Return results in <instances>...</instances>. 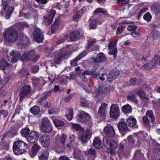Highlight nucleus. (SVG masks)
<instances>
[{"label":"nucleus","mask_w":160,"mask_h":160,"mask_svg":"<svg viewBox=\"0 0 160 160\" xmlns=\"http://www.w3.org/2000/svg\"><path fill=\"white\" fill-rule=\"evenodd\" d=\"M3 34L4 41L6 42L13 43L17 40V45L21 48H25L30 44V40L24 33H21L18 37L17 32L14 29L5 31Z\"/></svg>","instance_id":"f257e3e1"},{"label":"nucleus","mask_w":160,"mask_h":160,"mask_svg":"<svg viewBox=\"0 0 160 160\" xmlns=\"http://www.w3.org/2000/svg\"><path fill=\"white\" fill-rule=\"evenodd\" d=\"M28 147V144L24 142L22 140H17L14 142L12 149L14 153L18 155L27 152Z\"/></svg>","instance_id":"f03ea898"},{"label":"nucleus","mask_w":160,"mask_h":160,"mask_svg":"<svg viewBox=\"0 0 160 160\" xmlns=\"http://www.w3.org/2000/svg\"><path fill=\"white\" fill-rule=\"evenodd\" d=\"M67 138V135L62 134L61 136L57 135L55 138L54 145L57 150H59V152H63L66 150L65 142Z\"/></svg>","instance_id":"7ed1b4c3"},{"label":"nucleus","mask_w":160,"mask_h":160,"mask_svg":"<svg viewBox=\"0 0 160 160\" xmlns=\"http://www.w3.org/2000/svg\"><path fill=\"white\" fill-rule=\"evenodd\" d=\"M58 53L57 57L54 59V61L56 64H60L69 57L70 52L66 48H62L58 51Z\"/></svg>","instance_id":"20e7f679"},{"label":"nucleus","mask_w":160,"mask_h":160,"mask_svg":"<svg viewBox=\"0 0 160 160\" xmlns=\"http://www.w3.org/2000/svg\"><path fill=\"white\" fill-rule=\"evenodd\" d=\"M40 129L43 133H49L52 131L53 126L48 118H44L41 121Z\"/></svg>","instance_id":"39448f33"},{"label":"nucleus","mask_w":160,"mask_h":160,"mask_svg":"<svg viewBox=\"0 0 160 160\" xmlns=\"http://www.w3.org/2000/svg\"><path fill=\"white\" fill-rule=\"evenodd\" d=\"M76 118L78 122H80L87 124L89 122L91 116L89 114L85 113L83 111L80 110L79 113L77 114Z\"/></svg>","instance_id":"423d86ee"},{"label":"nucleus","mask_w":160,"mask_h":160,"mask_svg":"<svg viewBox=\"0 0 160 160\" xmlns=\"http://www.w3.org/2000/svg\"><path fill=\"white\" fill-rule=\"evenodd\" d=\"M31 87L25 85L22 86L19 93V101L22 102L23 99L28 97L31 91Z\"/></svg>","instance_id":"0eeeda50"},{"label":"nucleus","mask_w":160,"mask_h":160,"mask_svg":"<svg viewBox=\"0 0 160 160\" xmlns=\"http://www.w3.org/2000/svg\"><path fill=\"white\" fill-rule=\"evenodd\" d=\"M111 117L113 119H117L119 116L120 112L118 106L116 104H112L109 112Z\"/></svg>","instance_id":"6e6552de"},{"label":"nucleus","mask_w":160,"mask_h":160,"mask_svg":"<svg viewBox=\"0 0 160 160\" xmlns=\"http://www.w3.org/2000/svg\"><path fill=\"white\" fill-rule=\"evenodd\" d=\"M92 135L91 131L89 129H87L83 134H80L78 136V139L82 142V144H85L88 140L90 139Z\"/></svg>","instance_id":"1a4fd4ad"},{"label":"nucleus","mask_w":160,"mask_h":160,"mask_svg":"<svg viewBox=\"0 0 160 160\" xmlns=\"http://www.w3.org/2000/svg\"><path fill=\"white\" fill-rule=\"evenodd\" d=\"M39 141L40 144L44 148H47L50 145V136L47 134H44L41 136L40 137Z\"/></svg>","instance_id":"9d476101"},{"label":"nucleus","mask_w":160,"mask_h":160,"mask_svg":"<svg viewBox=\"0 0 160 160\" xmlns=\"http://www.w3.org/2000/svg\"><path fill=\"white\" fill-rule=\"evenodd\" d=\"M108 91V88L101 86H99L94 91L95 97L98 98L101 96L102 97L106 96Z\"/></svg>","instance_id":"9b49d317"},{"label":"nucleus","mask_w":160,"mask_h":160,"mask_svg":"<svg viewBox=\"0 0 160 160\" xmlns=\"http://www.w3.org/2000/svg\"><path fill=\"white\" fill-rule=\"evenodd\" d=\"M103 141L104 145L107 147L108 146L109 148L111 149H116L118 147V143L115 140L109 139L108 138L103 137Z\"/></svg>","instance_id":"f8f14e48"},{"label":"nucleus","mask_w":160,"mask_h":160,"mask_svg":"<svg viewBox=\"0 0 160 160\" xmlns=\"http://www.w3.org/2000/svg\"><path fill=\"white\" fill-rule=\"evenodd\" d=\"M107 106L106 103L103 102L101 104L98 112V118L102 120L105 119Z\"/></svg>","instance_id":"ddd939ff"},{"label":"nucleus","mask_w":160,"mask_h":160,"mask_svg":"<svg viewBox=\"0 0 160 160\" xmlns=\"http://www.w3.org/2000/svg\"><path fill=\"white\" fill-rule=\"evenodd\" d=\"M83 35L82 32L79 30H75L70 34L69 39L71 41H75L79 40Z\"/></svg>","instance_id":"4468645a"},{"label":"nucleus","mask_w":160,"mask_h":160,"mask_svg":"<svg viewBox=\"0 0 160 160\" xmlns=\"http://www.w3.org/2000/svg\"><path fill=\"white\" fill-rule=\"evenodd\" d=\"M43 34L40 28H36L33 32V38L36 42L40 43L42 42L43 41Z\"/></svg>","instance_id":"2eb2a0df"},{"label":"nucleus","mask_w":160,"mask_h":160,"mask_svg":"<svg viewBox=\"0 0 160 160\" xmlns=\"http://www.w3.org/2000/svg\"><path fill=\"white\" fill-rule=\"evenodd\" d=\"M36 54V52L35 50L26 51L22 54V57H21L22 60V61H31Z\"/></svg>","instance_id":"dca6fc26"},{"label":"nucleus","mask_w":160,"mask_h":160,"mask_svg":"<svg viewBox=\"0 0 160 160\" xmlns=\"http://www.w3.org/2000/svg\"><path fill=\"white\" fill-rule=\"evenodd\" d=\"M39 136V132L36 131H32L27 138V140L30 143H34L38 139Z\"/></svg>","instance_id":"f3484780"},{"label":"nucleus","mask_w":160,"mask_h":160,"mask_svg":"<svg viewBox=\"0 0 160 160\" xmlns=\"http://www.w3.org/2000/svg\"><path fill=\"white\" fill-rule=\"evenodd\" d=\"M21 57V53L20 52H14L12 51L10 56L8 57L9 61L12 63H14L18 61V59Z\"/></svg>","instance_id":"a211bd4d"},{"label":"nucleus","mask_w":160,"mask_h":160,"mask_svg":"<svg viewBox=\"0 0 160 160\" xmlns=\"http://www.w3.org/2000/svg\"><path fill=\"white\" fill-rule=\"evenodd\" d=\"M120 132L122 134H124L129 131L127 124L124 122H119L117 125Z\"/></svg>","instance_id":"6ab92c4d"},{"label":"nucleus","mask_w":160,"mask_h":160,"mask_svg":"<svg viewBox=\"0 0 160 160\" xmlns=\"http://www.w3.org/2000/svg\"><path fill=\"white\" fill-rule=\"evenodd\" d=\"M104 131L106 135L108 137L113 138L115 135L114 129L112 126H106L104 128Z\"/></svg>","instance_id":"aec40b11"},{"label":"nucleus","mask_w":160,"mask_h":160,"mask_svg":"<svg viewBox=\"0 0 160 160\" xmlns=\"http://www.w3.org/2000/svg\"><path fill=\"white\" fill-rule=\"evenodd\" d=\"M119 71L117 69H112L109 72L107 76V80L109 79H112V80H115L116 78L120 74Z\"/></svg>","instance_id":"412c9836"},{"label":"nucleus","mask_w":160,"mask_h":160,"mask_svg":"<svg viewBox=\"0 0 160 160\" xmlns=\"http://www.w3.org/2000/svg\"><path fill=\"white\" fill-rule=\"evenodd\" d=\"M15 26L17 30L19 32L22 31L24 28L29 27V24L25 21L16 23Z\"/></svg>","instance_id":"4be33fe9"},{"label":"nucleus","mask_w":160,"mask_h":160,"mask_svg":"<svg viewBox=\"0 0 160 160\" xmlns=\"http://www.w3.org/2000/svg\"><path fill=\"white\" fill-rule=\"evenodd\" d=\"M102 140H103V139ZM92 145L96 148L100 149L102 147L104 144L103 141L102 142L98 137H96L94 138L93 140Z\"/></svg>","instance_id":"5701e85b"},{"label":"nucleus","mask_w":160,"mask_h":160,"mask_svg":"<svg viewBox=\"0 0 160 160\" xmlns=\"http://www.w3.org/2000/svg\"><path fill=\"white\" fill-rule=\"evenodd\" d=\"M86 54L87 53L86 52H82L78 56L70 61V64L74 66H77L78 64V61L85 56Z\"/></svg>","instance_id":"b1692460"},{"label":"nucleus","mask_w":160,"mask_h":160,"mask_svg":"<svg viewBox=\"0 0 160 160\" xmlns=\"http://www.w3.org/2000/svg\"><path fill=\"white\" fill-rule=\"evenodd\" d=\"M49 153L47 150L42 149L40 151L38 154L39 160H47L48 158Z\"/></svg>","instance_id":"393cba45"},{"label":"nucleus","mask_w":160,"mask_h":160,"mask_svg":"<svg viewBox=\"0 0 160 160\" xmlns=\"http://www.w3.org/2000/svg\"><path fill=\"white\" fill-rule=\"evenodd\" d=\"M107 58L104 54L102 52H99L96 57L93 58V61L95 63L102 62L105 61Z\"/></svg>","instance_id":"a878e982"},{"label":"nucleus","mask_w":160,"mask_h":160,"mask_svg":"<svg viewBox=\"0 0 160 160\" xmlns=\"http://www.w3.org/2000/svg\"><path fill=\"white\" fill-rule=\"evenodd\" d=\"M156 63V58H154L152 59V61L146 63L144 64L142 67V69H146L147 70H150L155 65Z\"/></svg>","instance_id":"bb28decb"},{"label":"nucleus","mask_w":160,"mask_h":160,"mask_svg":"<svg viewBox=\"0 0 160 160\" xmlns=\"http://www.w3.org/2000/svg\"><path fill=\"white\" fill-rule=\"evenodd\" d=\"M41 148V147L37 143L34 144L31 148V155L32 156H35Z\"/></svg>","instance_id":"cd10ccee"},{"label":"nucleus","mask_w":160,"mask_h":160,"mask_svg":"<svg viewBox=\"0 0 160 160\" xmlns=\"http://www.w3.org/2000/svg\"><path fill=\"white\" fill-rule=\"evenodd\" d=\"M90 22L89 24V28L90 29H95L97 28V26L98 23V19L95 18L94 19H89Z\"/></svg>","instance_id":"c85d7f7f"},{"label":"nucleus","mask_w":160,"mask_h":160,"mask_svg":"<svg viewBox=\"0 0 160 160\" xmlns=\"http://www.w3.org/2000/svg\"><path fill=\"white\" fill-rule=\"evenodd\" d=\"M52 93L51 90L45 92L43 94L44 96L38 99L37 102L39 103H41L43 101L45 100L48 98V96L51 95Z\"/></svg>","instance_id":"c756f323"},{"label":"nucleus","mask_w":160,"mask_h":160,"mask_svg":"<svg viewBox=\"0 0 160 160\" xmlns=\"http://www.w3.org/2000/svg\"><path fill=\"white\" fill-rule=\"evenodd\" d=\"M14 9L13 6L10 7L8 8L5 14L4 17L5 19H9L10 18Z\"/></svg>","instance_id":"7c9ffc66"},{"label":"nucleus","mask_w":160,"mask_h":160,"mask_svg":"<svg viewBox=\"0 0 160 160\" xmlns=\"http://www.w3.org/2000/svg\"><path fill=\"white\" fill-rule=\"evenodd\" d=\"M30 112L34 115L38 114L40 112L39 107L37 105H35L31 108L29 110Z\"/></svg>","instance_id":"2f4dec72"},{"label":"nucleus","mask_w":160,"mask_h":160,"mask_svg":"<svg viewBox=\"0 0 160 160\" xmlns=\"http://www.w3.org/2000/svg\"><path fill=\"white\" fill-rule=\"evenodd\" d=\"M9 64L4 59L0 60V69L4 70L8 69Z\"/></svg>","instance_id":"473e14b6"},{"label":"nucleus","mask_w":160,"mask_h":160,"mask_svg":"<svg viewBox=\"0 0 160 160\" xmlns=\"http://www.w3.org/2000/svg\"><path fill=\"white\" fill-rule=\"evenodd\" d=\"M66 112L68 113L66 114V117L68 120L70 121L72 120L73 117V109L71 108H69L67 109Z\"/></svg>","instance_id":"72a5a7b5"},{"label":"nucleus","mask_w":160,"mask_h":160,"mask_svg":"<svg viewBox=\"0 0 160 160\" xmlns=\"http://www.w3.org/2000/svg\"><path fill=\"white\" fill-rule=\"evenodd\" d=\"M152 9L156 14H158L160 12V4L159 3H155L152 6Z\"/></svg>","instance_id":"f704fd0d"},{"label":"nucleus","mask_w":160,"mask_h":160,"mask_svg":"<svg viewBox=\"0 0 160 160\" xmlns=\"http://www.w3.org/2000/svg\"><path fill=\"white\" fill-rule=\"evenodd\" d=\"M30 130L28 128H22L21 131V133L22 136L24 137L27 138L29 136Z\"/></svg>","instance_id":"c9c22d12"},{"label":"nucleus","mask_w":160,"mask_h":160,"mask_svg":"<svg viewBox=\"0 0 160 160\" xmlns=\"http://www.w3.org/2000/svg\"><path fill=\"white\" fill-rule=\"evenodd\" d=\"M80 105L83 107H87L89 105L88 100L84 98H82L80 99Z\"/></svg>","instance_id":"e433bc0d"},{"label":"nucleus","mask_w":160,"mask_h":160,"mask_svg":"<svg viewBox=\"0 0 160 160\" xmlns=\"http://www.w3.org/2000/svg\"><path fill=\"white\" fill-rule=\"evenodd\" d=\"M97 41L95 38H90L87 41V43L86 46V48L88 49L91 47Z\"/></svg>","instance_id":"4c0bfd02"},{"label":"nucleus","mask_w":160,"mask_h":160,"mask_svg":"<svg viewBox=\"0 0 160 160\" xmlns=\"http://www.w3.org/2000/svg\"><path fill=\"white\" fill-rule=\"evenodd\" d=\"M42 19V24L47 26L50 25L52 23V19L48 17L46 15L43 17Z\"/></svg>","instance_id":"58836bf2"},{"label":"nucleus","mask_w":160,"mask_h":160,"mask_svg":"<svg viewBox=\"0 0 160 160\" xmlns=\"http://www.w3.org/2000/svg\"><path fill=\"white\" fill-rule=\"evenodd\" d=\"M9 137L12 138L16 135L17 133V130L14 127H11L10 130L8 131Z\"/></svg>","instance_id":"ea45409f"},{"label":"nucleus","mask_w":160,"mask_h":160,"mask_svg":"<svg viewBox=\"0 0 160 160\" xmlns=\"http://www.w3.org/2000/svg\"><path fill=\"white\" fill-rule=\"evenodd\" d=\"M122 112L126 115L130 113V105L128 104L124 105L122 108Z\"/></svg>","instance_id":"a19ab883"},{"label":"nucleus","mask_w":160,"mask_h":160,"mask_svg":"<svg viewBox=\"0 0 160 160\" xmlns=\"http://www.w3.org/2000/svg\"><path fill=\"white\" fill-rule=\"evenodd\" d=\"M56 12L53 9H51L48 11L47 13L45 15L50 19L53 20L55 14Z\"/></svg>","instance_id":"79ce46f5"},{"label":"nucleus","mask_w":160,"mask_h":160,"mask_svg":"<svg viewBox=\"0 0 160 160\" xmlns=\"http://www.w3.org/2000/svg\"><path fill=\"white\" fill-rule=\"evenodd\" d=\"M146 116L149 118L150 122H152L155 120V118L153 112L151 110L148 111L146 113Z\"/></svg>","instance_id":"37998d69"},{"label":"nucleus","mask_w":160,"mask_h":160,"mask_svg":"<svg viewBox=\"0 0 160 160\" xmlns=\"http://www.w3.org/2000/svg\"><path fill=\"white\" fill-rule=\"evenodd\" d=\"M88 155L89 156L95 158L96 157V151L93 148H90L88 150Z\"/></svg>","instance_id":"c03bdc74"},{"label":"nucleus","mask_w":160,"mask_h":160,"mask_svg":"<svg viewBox=\"0 0 160 160\" xmlns=\"http://www.w3.org/2000/svg\"><path fill=\"white\" fill-rule=\"evenodd\" d=\"M53 122L56 127H59L63 126L64 122L62 120L55 119L53 121Z\"/></svg>","instance_id":"a18cd8bd"},{"label":"nucleus","mask_w":160,"mask_h":160,"mask_svg":"<svg viewBox=\"0 0 160 160\" xmlns=\"http://www.w3.org/2000/svg\"><path fill=\"white\" fill-rule=\"evenodd\" d=\"M117 48H114L112 49H111L108 52V53L109 55H113V58L115 59L117 55Z\"/></svg>","instance_id":"49530a36"},{"label":"nucleus","mask_w":160,"mask_h":160,"mask_svg":"<svg viewBox=\"0 0 160 160\" xmlns=\"http://www.w3.org/2000/svg\"><path fill=\"white\" fill-rule=\"evenodd\" d=\"M106 12V11L104 9L100 8H97L95 10L94 12V13L95 14H97L99 13L105 14Z\"/></svg>","instance_id":"de8ad7c7"},{"label":"nucleus","mask_w":160,"mask_h":160,"mask_svg":"<svg viewBox=\"0 0 160 160\" xmlns=\"http://www.w3.org/2000/svg\"><path fill=\"white\" fill-rule=\"evenodd\" d=\"M82 16L78 12L72 17V20L75 22H78L79 19L81 18Z\"/></svg>","instance_id":"09e8293b"},{"label":"nucleus","mask_w":160,"mask_h":160,"mask_svg":"<svg viewBox=\"0 0 160 160\" xmlns=\"http://www.w3.org/2000/svg\"><path fill=\"white\" fill-rule=\"evenodd\" d=\"M8 114V111L7 110L3 109L0 110V116H2L3 118H6Z\"/></svg>","instance_id":"8fccbe9b"},{"label":"nucleus","mask_w":160,"mask_h":160,"mask_svg":"<svg viewBox=\"0 0 160 160\" xmlns=\"http://www.w3.org/2000/svg\"><path fill=\"white\" fill-rule=\"evenodd\" d=\"M143 19L148 22H150L152 18V16L149 12L145 14L143 16Z\"/></svg>","instance_id":"3c124183"},{"label":"nucleus","mask_w":160,"mask_h":160,"mask_svg":"<svg viewBox=\"0 0 160 160\" xmlns=\"http://www.w3.org/2000/svg\"><path fill=\"white\" fill-rule=\"evenodd\" d=\"M131 127H134L135 128H137L138 126L136 124L137 121L136 119L134 118L131 117Z\"/></svg>","instance_id":"603ef678"},{"label":"nucleus","mask_w":160,"mask_h":160,"mask_svg":"<svg viewBox=\"0 0 160 160\" xmlns=\"http://www.w3.org/2000/svg\"><path fill=\"white\" fill-rule=\"evenodd\" d=\"M138 93L140 97L142 98L143 99H148V98L146 95V94L143 91L141 90H139L138 91Z\"/></svg>","instance_id":"864d4df0"},{"label":"nucleus","mask_w":160,"mask_h":160,"mask_svg":"<svg viewBox=\"0 0 160 160\" xmlns=\"http://www.w3.org/2000/svg\"><path fill=\"white\" fill-rule=\"evenodd\" d=\"M142 119L144 125L147 126H149V122H150V120L148 118V117L147 116L145 115L143 116L142 118Z\"/></svg>","instance_id":"5fc2aeb1"},{"label":"nucleus","mask_w":160,"mask_h":160,"mask_svg":"<svg viewBox=\"0 0 160 160\" xmlns=\"http://www.w3.org/2000/svg\"><path fill=\"white\" fill-rule=\"evenodd\" d=\"M131 35L134 38H138L140 36V33L136 30H134L131 32Z\"/></svg>","instance_id":"6e6d98bb"},{"label":"nucleus","mask_w":160,"mask_h":160,"mask_svg":"<svg viewBox=\"0 0 160 160\" xmlns=\"http://www.w3.org/2000/svg\"><path fill=\"white\" fill-rule=\"evenodd\" d=\"M72 127L73 129H74L76 131H79L81 130V125L78 124L72 123Z\"/></svg>","instance_id":"4d7b16f0"},{"label":"nucleus","mask_w":160,"mask_h":160,"mask_svg":"<svg viewBox=\"0 0 160 160\" xmlns=\"http://www.w3.org/2000/svg\"><path fill=\"white\" fill-rule=\"evenodd\" d=\"M87 12V8L85 6H83L81 9L79 10L78 12L82 16Z\"/></svg>","instance_id":"13d9d810"},{"label":"nucleus","mask_w":160,"mask_h":160,"mask_svg":"<svg viewBox=\"0 0 160 160\" xmlns=\"http://www.w3.org/2000/svg\"><path fill=\"white\" fill-rule=\"evenodd\" d=\"M155 150L158 155V159L160 160V146L158 145L156 146V147L155 148Z\"/></svg>","instance_id":"bf43d9fd"},{"label":"nucleus","mask_w":160,"mask_h":160,"mask_svg":"<svg viewBox=\"0 0 160 160\" xmlns=\"http://www.w3.org/2000/svg\"><path fill=\"white\" fill-rule=\"evenodd\" d=\"M68 38V35H65L63 38H60L56 42V44L57 45H59L62 42H64Z\"/></svg>","instance_id":"052dcab7"},{"label":"nucleus","mask_w":160,"mask_h":160,"mask_svg":"<svg viewBox=\"0 0 160 160\" xmlns=\"http://www.w3.org/2000/svg\"><path fill=\"white\" fill-rule=\"evenodd\" d=\"M142 156V155L140 150H138L135 152L134 155V157L136 158H138Z\"/></svg>","instance_id":"680f3d73"},{"label":"nucleus","mask_w":160,"mask_h":160,"mask_svg":"<svg viewBox=\"0 0 160 160\" xmlns=\"http://www.w3.org/2000/svg\"><path fill=\"white\" fill-rule=\"evenodd\" d=\"M126 142V141H123L120 143V145L119 147L118 150L119 151H121L124 149V144Z\"/></svg>","instance_id":"e2e57ef3"},{"label":"nucleus","mask_w":160,"mask_h":160,"mask_svg":"<svg viewBox=\"0 0 160 160\" xmlns=\"http://www.w3.org/2000/svg\"><path fill=\"white\" fill-rule=\"evenodd\" d=\"M58 29V27L53 26V24L52 25L51 27V32L52 33V34L56 33L57 32V30Z\"/></svg>","instance_id":"0e129e2a"},{"label":"nucleus","mask_w":160,"mask_h":160,"mask_svg":"<svg viewBox=\"0 0 160 160\" xmlns=\"http://www.w3.org/2000/svg\"><path fill=\"white\" fill-rule=\"evenodd\" d=\"M11 0H2V4L4 7V9L8 6L9 2Z\"/></svg>","instance_id":"69168bd1"},{"label":"nucleus","mask_w":160,"mask_h":160,"mask_svg":"<svg viewBox=\"0 0 160 160\" xmlns=\"http://www.w3.org/2000/svg\"><path fill=\"white\" fill-rule=\"evenodd\" d=\"M123 29V27L122 25H120L119 26L117 29L116 31V34H119L121 33Z\"/></svg>","instance_id":"338daca9"},{"label":"nucleus","mask_w":160,"mask_h":160,"mask_svg":"<svg viewBox=\"0 0 160 160\" xmlns=\"http://www.w3.org/2000/svg\"><path fill=\"white\" fill-rule=\"evenodd\" d=\"M61 23V21L59 19H55L53 23L52 24L53 26H55L58 28H59V26Z\"/></svg>","instance_id":"774afa93"}]
</instances>
